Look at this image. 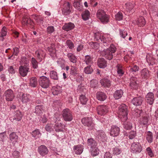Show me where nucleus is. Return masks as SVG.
Listing matches in <instances>:
<instances>
[{"label":"nucleus","instance_id":"1","mask_svg":"<svg viewBox=\"0 0 158 158\" xmlns=\"http://www.w3.org/2000/svg\"><path fill=\"white\" fill-rule=\"evenodd\" d=\"M118 113L122 122L126 121L127 119L128 110L127 106L124 104H121L119 107Z\"/></svg>","mask_w":158,"mask_h":158},{"label":"nucleus","instance_id":"2","mask_svg":"<svg viewBox=\"0 0 158 158\" xmlns=\"http://www.w3.org/2000/svg\"><path fill=\"white\" fill-rule=\"evenodd\" d=\"M81 121L84 126L88 127L89 130H91L94 128V125L91 118L85 117L82 119Z\"/></svg>","mask_w":158,"mask_h":158},{"label":"nucleus","instance_id":"3","mask_svg":"<svg viewBox=\"0 0 158 158\" xmlns=\"http://www.w3.org/2000/svg\"><path fill=\"white\" fill-rule=\"evenodd\" d=\"M62 114L63 119L66 122L71 121L73 119V116L71 111L69 109L66 108L63 110Z\"/></svg>","mask_w":158,"mask_h":158},{"label":"nucleus","instance_id":"4","mask_svg":"<svg viewBox=\"0 0 158 158\" xmlns=\"http://www.w3.org/2000/svg\"><path fill=\"white\" fill-rule=\"evenodd\" d=\"M97 15V18L102 23H108V15L106 14L104 11L102 10H98Z\"/></svg>","mask_w":158,"mask_h":158},{"label":"nucleus","instance_id":"5","mask_svg":"<svg viewBox=\"0 0 158 158\" xmlns=\"http://www.w3.org/2000/svg\"><path fill=\"white\" fill-rule=\"evenodd\" d=\"M39 85L44 88H47L49 86L50 81L48 78L45 76L41 77L39 80Z\"/></svg>","mask_w":158,"mask_h":158},{"label":"nucleus","instance_id":"6","mask_svg":"<svg viewBox=\"0 0 158 158\" xmlns=\"http://www.w3.org/2000/svg\"><path fill=\"white\" fill-rule=\"evenodd\" d=\"M29 69V65H21L19 68V72L22 76L25 77L27 75Z\"/></svg>","mask_w":158,"mask_h":158},{"label":"nucleus","instance_id":"7","mask_svg":"<svg viewBox=\"0 0 158 158\" xmlns=\"http://www.w3.org/2000/svg\"><path fill=\"white\" fill-rule=\"evenodd\" d=\"M35 54L37 59L40 62L41 61L45 58L46 55L45 52L41 49H39L36 51L35 52Z\"/></svg>","mask_w":158,"mask_h":158},{"label":"nucleus","instance_id":"8","mask_svg":"<svg viewBox=\"0 0 158 158\" xmlns=\"http://www.w3.org/2000/svg\"><path fill=\"white\" fill-rule=\"evenodd\" d=\"M131 149L133 152H140L142 150L141 146L139 143H133L131 146Z\"/></svg>","mask_w":158,"mask_h":158},{"label":"nucleus","instance_id":"9","mask_svg":"<svg viewBox=\"0 0 158 158\" xmlns=\"http://www.w3.org/2000/svg\"><path fill=\"white\" fill-rule=\"evenodd\" d=\"M22 23L23 25L29 26L31 28H33L34 25V23L31 19L25 17H23Z\"/></svg>","mask_w":158,"mask_h":158},{"label":"nucleus","instance_id":"10","mask_svg":"<svg viewBox=\"0 0 158 158\" xmlns=\"http://www.w3.org/2000/svg\"><path fill=\"white\" fill-rule=\"evenodd\" d=\"M143 100V98L142 97H136L131 100V102L135 106H140L142 104Z\"/></svg>","mask_w":158,"mask_h":158},{"label":"nucleus","instance_id":"11","mask_svg":"<svg viewBox=\"0 0 158 158\" xmlns=\"http://www.w3.org/2000/svg\"><path fill=\"white\" fill-rule=\"evenodd\" d=\"M6 99L8 101H11L13 100L14 95L13 91L10 89H8L4 93Z\"/></svg>","mask_w":158,"mask_h":158},{"label":"nucleus","instance_id":"12","mask_svg":"<svg viewBox=\"0 0 158 158\" xmlns=\"http://www.w3.org/2000/svg\"><path fill=\"white\" fill-rule=\"evenodd\" d=\"M108 106L106 105L99 106L97 107V112L98 114L102 115L108 111Z\"/></svg>","mask_w":158,"mask_h":158},{"label":"nucleus","instance_id":"13","mask_svg":"<svg viewBox=\"0 0 158 158\" xmlns=\"http://www.w3.org/2000/svg\"><path fill=\"white\" fill-rule=\"evenodd\" d=\"M138 81L136 77H132L130 79V86L131 89H136L138 88Z\"/></svg>","mask_w":158,"mask_h":158},{"label":"nucleus","instance_id":"14","mask_svg":"<svg viewBox=\"0 0 158 158\" xmlns=\"http://www.w3.org/2000/svg\"><path fill=\"white\" fill-rule=\"evenodd\" d=\"M38 152L40 155L44 156L48 154V151L47 147L45 146L41 145L38 147Z\"/></svg>","mask_w":158,"mask_h":158},{"label":"nucleus","instance_id":"15","mask_svg":"<svg viewBox=\"0 0 158 158\" xmlns=\"http://www.w3.org/2000/svg\"><path fill=\"white\" fill-rule=\"evenodd\" d=\"M45 112V108L43 105H38L35 106L34 112L37 115H40Z\"/></svg>","mask_w":158,"mask_h":158},{"label":"nucleus","instance_id":"16","mask_svg":"<svg viewBox=\"0 0 158 158\" xmlns=\"http://www.w3.org/2000/svg\"><path fill=\"white\" fill-rule=\"evenodd\" d=\"M119 128L115 126L111 127L110 129V135L111 136L114 137L117 136L119 134Z\"/></svg>","mask_w":158,"mask_h":158},{"label":"nucleus","instance_id":"17","mask_svg":"<svg viewBox=\"0 0 158 158\" xmlns=\"http://www.w3.org/2000/svg\"><path fill=\"white\" fill-rule=\"evenodd\" d=\"M146 98L147 102L149 104L152 105L153 104L154 101V95L152 92H149L147 94Z\"/></svg>","mask_w":158,"mask_h":158},{"label":"nucleus","instance_id":"18","mask_svg":"<svg viewBox=\"0 0 158 158\" xmlns=\"http://www.w3.org/2000/svg\"><path fill=\"white\" fill-rule=\"evenodd\" d=\"M8 30L6 27L4 26L2 28L0 31V40L3 41L5 39V37L7 34Z\"/></svg>","mask_w":158,"mask_h":158},{"label":"nucleus","instance_id":"19","mask_svg":"<svg viewBox=\"0 0 158 158\" xmlns=\"http://www.w3.org/2000/svg\"><path fill=\"white\" fill-rule=\"evenodd\" d=\"M31 97L29 94H23L21 99L23 103H26L30 102L31 99Z\"/></svg>","mask_w":158,"mask_h":158},{"label":"nucleus","instance_id":"20","mask_svg":"<svg viewBox=\"0 0 158 158\" xmlns=\"http://www.w3.org/2000/svg\"><path fill=\"white\" fill-rule=\"evenodd\" d=\"M98 66L101 68H104L107 66V62L103 58H99L98 61Z\"/></svg>","mask_w":158,"mask_h":158},{"label":"nucleus","instance_id":"21","mask_svg":"<svg viewBox=\"0 0 158 158\" xmlns=\"http://www.w3.org/2000/svg\"><path fill=\"white\" fill-rule=\"evenodd\" d=\"M140 73L142 78L147 79L149 77V71L147 69L144 68L142 70Z\"/></svg>","mask_w":158,"mask_h":158},{"label":"nucleus","instance_id":"22","mask_svg":"<svg viewBox=\"0 0 158 158\" xmlns=\"http://www.w3.org/2000/svg\"><path fill=\"white\" fill-rule=\"evenodd\" d=\"M64 8L62 12L65 15L69 14L71 12L70 10V4L69 2L64 4L63 6Z\"/></svg>","mask_w":158,"mask_h":158},{"label":"nucleus","instance_id":"23","mask_svg":"<svg viewBox=\"0 0 158 158\" xmlns=\"http://www.w3.org/2000/svg\"><path fill=\"white\" fill-rule=\"evenodd\" d=\"M73 149L76 154L80 155L83 151V147L81 145H75L73 147Z\"/></svg>","mask_w":158,"mask_h":158},{"label":"nucleus","instance_id":"24","mask_svg":"<svg viewBox=\"0 0 158 158\" xmlns=\"http://www.w3.org/2000/svg\"><path fill=\"white\" fill-rule=\"evenodd\" d=\"M48 49L49 52V54L52 57H53L56 56V50L54 44H51L50 47H48Z\"/></svg>","mask_w":158,"mask_h":158},{"label":"nucleus","instance_id":"25","mask_svg":"<svg viewBox=\"0 0 158 158\" xmlns=\"http://www.w3.org/2000/svg\"><path fill=\"white\" fill-rule=\"evenodd\" d=\"M22 116L23 115L21 112L19 110H17L14 113L13 121H14V120H16L17 121H19L21 120Z\"/></svg>","mask_w":158,"mask_h":158},{"label":"nucleus","instance_id":"26","mask_svg":"<svg viewBox=\"0 0 158 158\" xmlns=\"http://www.w3.org/2000/svg\"><path fill=\"white\" fill-rule=\"evenodd\" d=\"M52 94L54 95H57L61 93L62 91V88L60 86L56 85L52 89Z\"/></svg>","mask_w":158,"mask_h":158},{"label":"nucleus","instance_id":"27","mask_svg":"<svg viewBox=\"0 0 158 158\" xmlns=\"http://www.w3.org/2000/svg\"><path fill=\"white\" fill-rule=\"evenodd\" d=\"M75 26L72 23H69L65 24L63 27L62 28L63 30L68 31L73 29L74 27Z\"/></svg>","mask_w":158,"mask_h":158},{"label":"nucleus","instance_id":"28","mask_svg":"<svg viewBox=\"0 0 158 158\" xmlns=\"http://www.w3.org/2000/svg\"><path fill=\"white\" fill-rule=\"evenodd\" d=\"M146 59L149 65H153L155 63L156 60L152 55H148L146 56Z\"/></svg>","mask_w":158,"mask_h":158},{"label":"nucleus","instance_id":"29","mask_svg":"<svg viewBox=\"0 0 158 158\" xmlns=\"http://www.w3.org/2000/svg\"><path fill=\"white\" fill-rule=\"evenodd\" d=\"M96 97L97 99L101 101H103L106 98L105 94L102 92H98L97 94Z\"/></svg>","mask_w":158,"mask_h":158},{"label":"nucleus","instance_id":"30","mask_svg":"<svg viewBox=\"0 0 158 158\" xmlns=\"http://www.w3.org/2000/svg\"><path fill=\"white\" fill-rule=\"evenodd\" d=\"M67 56L69 60L71 62L75 63L77 62V59L76 56L71 53H68Z\"/></svg>","mask_w":158,"mask_h":158},{"label":"nucleus","instance_id":"31","mask_svg":"<svg viewBox=\"0 0 158 158\" xmlns=\"http://www.w3.org/2000/svg\"><path fill=\"white\" fill-rule=\"evenodd\" d=\"M146 21L144 17L140 16L139 18L137 21V25L140 27H143L145 25Z\"/></svg>","mask_w":158,"mask_h":158},{"label":"nucleus","instance_id":"32","mask_svg":"<svg viewBox=\"0 0 158 158\" xmlns=\"http://www.w3.org/2000/svg\"><path fill=\"white\" fill-rule=\"evenodd\" d=\"M123 91L122 89L116 90L114 94V97L116 99L120 98L123 94Z\"/></svg>","mask_w":158,"mask_h":158},{"label":"nucleus","instance_id":"33","mask_svg":"<svg viewBox=\"0 0 158 158\" xmlns=\"http://www.w3.org/2000/svg\"><path fill=\"white\" fill-rule=\"evenodd\" d=\"M54 129L56 131H63V126L59 121H58L55 124Z\"/></svg>","mask_w":158,"mask_h":158},{"label":"nucleus","instance_id":"34","mask_svg":"<svg viewBox=\"0 0 158 158\" xmlns=\"http://www.w3.org/2000/svg\"><path fill=\"white\" fill-rule=\"evenodd\" d=\"M81 0H74L73 3L74 6L79 10H81L82 9V6L81 5L80 2Z\"/></svg>","mask_w":158,"mask_h":158},{"label":"nucleus","instance_id":"35","mask_svg":"<svg viewBox=\"0 0 158 158\" xmlns=\"http://www.w3.org/2000/svg\"><path fill=\"white\" fill-rule=\"evenodd\" d=\"M128 72L130 73H134V72H135L139 70V67L136 65H133L131 66H130L128 67Z\"/></svg>","mask_w":158,"mask_h":158},{"label":"nucleus","instance_id":"36","mask_svg":"<svg viewBox=\"0 0 158 158\" xmlns=\"http://www.w3.org/2000/svg\"><path fill=\"white\" fill-rule=\"evenodd\" d=\"M90 15L89 12L88 10H85L81 14L82 19L85 21L88 20L90 17Z\"/></svg>","mask_w":158,"mask_h":158},{"label":"nucleus","instance_id":"37","mask_svg":"<svg viewBox=\"0 0 158 158\" xmlns=\"http://www.w3.org/2000/svg\"><path fill=\"white\" fill-rule=\"evenodd\" d=\"M116 48L114 45L111 44L110 45L109 47V51L111 53L110 54L109 52V60L112 59L113 56L112 53H114L116 51Z\"/></svg>","mask_w":158,"mask_h":158},{"label":"nucleus","instance_id":"38","mask_svg":"<svg viewBox=\"0 0 158 158\" xmlns=\"http://www.w3.org/2000/svg\"><path fill=\"white\" fill-rule=\"evenodd\" d=\"M32 18L35 19L38 24L43 23V18L42 17L33 15H32Z\"/></svg>","mask_w":158,"mask_h":158},{"label":"nucleus","instance_id":"39","mask_svg":"<svg viewBox=\"0 0 158 158\" xmlns=\"http://www.w3.org/2000/svg\"><path fill=\"white\" fill-rule=\"evenodd\" d=\"M13 54L10 56H9L8 59H13L15 58L14 56H17L19 52V49L17 47H15L13 48Z\"/></svg>","mask_w":158,"mask_h":158},{"label":"nucleus","instance_id":"40","mask_svg":"<svg viewBox=\"0 0 158 158\" xmlns=\"http://www.w3.org/2000/svg\"><path fill=\"white\" fill-rule=\"evenodd\" d=\"M30 85L31 87H35L37 85V79L35 77H33L30 80Z\"/></svg>","mask_w":158,"mask_h":158},{"label":"nucleus","instance_id":"41","mask_svg":"<svg viewBox=\"0 0 158 158\" xmlns=\"http://www.w3.org/2000/svg\"><path fill=\"white\" fill-rule=\"evenodd\" d=\"M98 133L99 139L102 142H104L106 140V135L104 132L102 131H100Z\"/></svg>","mask_w":158,"mask_h":158},{"label":"nucleus","instance_id":"42","mask_svg":"<svg viewBox=\"0 0 158 158\" xmlns=\"http://www.w3.org/2000/svg\"><path fill=\"white\" fill-rule=\"evenodd\" d=\"M146 139L148 142L151 143L153 141V135L151 132L148 131L146 133Z\"/></svg>","mask_w":158,"mask_h":158},{"label":"nucleus","instance_id":"43","mask_svg":"<svg viewBox=\"0 0 158 158\" xmlns=\"http://www.w3.org/2000/svg\"><path fill=\"white\" fill-rule=\"evenodd\" d=\"M18 136L15 133L13 132L10 135V139L11 141L12 142H16L18 139Z\"/></svg>","mask_w":158,"mask_h":158},{"label":"nucleus","instance_id":"44","mask_svg":"<svg viewBox=\"0 0 158 158\" xmlns=\"http://www.w3.org/2000/svg\"><path fill=\"white\" fill-rule=\"evenodd\" d=\"M31 134L32 136L36 139L39 138L41 135V134L39 130L38 129H35L32 131Z\"/></svg>","mask_w":158,"mask_h":158},{"label":"nucleus","instance_id":"45","mask_svg":"<svg viewBox=\"0 0 158 158\" xmlns=\"http://www.w3.org/2000/svg\"><path fill=\"white\" fill-rule=\"evenodd\" d=\"M87 144L91 148H93L96 146V143L95 140L92 138L89 139L87 140Z\"/></svg>","mask_w":158,"mask_h":158},{"label":"nucleus","instance_id":"46","mask_svg":"<svg viewBox=\"0 0 158 158\" xmlns=\"http://www.w3.org/2000/svg\"><path fill=\"white\" fill-rule=\"evenodd\" d=\"M124 123L123 124L124 128L126 130H130L132 127V123L129 121H125L123 122Z\"/></svg>","mask_w":158,"mask_h":158},{"label":"nucleus","instance_id":"47","mask_svg":"<svg viewBox=\"0 0 158 158\" xmlns=\"http://www.w3.org/2000/svg\"><path fill=\"white\" fill-rule=\"evenodd\" d=\"M84 61L87 65H89V66H90L93 63L92 59L91 57L89 55H87L85 56Z\"/></svg>","mask_w":158,"mask_h":158},{"label":"nucleus","instance_id":"48","mask_svg":"<svg viewBox=\"0 0 158 158\" xmlns=\"http://www.w3.org/2000/svg\"><path fill=\"white\" fill-rule=\"evenodd\" d=\"M70 74L73 76H75L78 74L77 68L76 67L72 66L71 67L70 72Z\"/></svg>","mask_w":158,"mask_h":158},{"label":"nucleus","instance_id":"49","mask_svg":"<svg viewBox=\"0 0 158 158\" xmlns=\"http://www.w3.org/2000/svg\"><path fill=\"white\" fill-rule=\"evenodd\" d=\"M96 38L98 40H100L101 41L103 42V43L106 44V38L103 35H100L99 33L96 34Z\"/></svg>","mask_w":158,"mask_h":158},{"label":"nucleus","instance_id":"50","mask_svg":"<svg viewBox=\"0 0 158 158\" xmlns=\"http://www.w3.org/2000/svg\"><path fill=\"white\" fill-rule=\"evenodd\" d=\"M50 77L52 79L58 80V77L57 73L54 71H52L50 73Z\"/></svg>","mask_w":158,"mask_h":158},{"label":"nucleus","instance_id":"51","mask_svg":"<svg viewBox=\"0 0 158 158\" xmlns=\"http://www.w3.org/2000/svg\"><path fill=\"white\" fill-rule=\"evenodd\" d=\"M31 63L33 69H36L38 67V62L34 58L32 57L31 58Z\"/></svg>","mask_w":158,"mask_h":158},{"label":"nucleus","instance_id":"52","mask_svg":"<svg viewBox=\"0 0 158 158\" xmlns=\"http://www.w3.org/2000/svg\"><path fill=\"white\" fill-rule=\"evenodd\" d=\"M134 5L135 3L134 2L127 3L125 4L126 9L128 11L132 10L134 8Z\"/></svg>","mask_w":158,"mask_h":158},{"label":"nucleus","instance_id":"53","mask_svg":"<svg viewBox=\"0 0 158 158\" xmlns=\"http://www.w3.org/2000/svg\"><path fill=\"white\" fill-rule=\"evenodd\" d=\"M88 98H86L84 95H82L80 96V100L81 103L83 105L85 104L88 101Z\"/></svg>","mask_w":158,"mask_h":158},{"label":"nucleus","instance_id":"54","mask_svg":"<svg viewBox=\"0 0 158 158\" xmlns=\"http://www.w3.org/2000/svg\"><path fill=\"white\" fill-rule=\"evenodd\" d=\"M100 83L104 87H108L109 85V80L107 79L103 78L100 81Z\"/></svg>","mask_w":158,"mask_h":158},{"label":"nucleus","instance_id":"55","mask_svg":"<svg viewBox=\"0 0 158 158\" xmlns=\"http://www.w3.org/2000/svg\"><path fill=\"white\" fill-rule=\"evenodd\" d=\"M92 148L91 151V155L93 156L98 155L99 153V150L96 148L94 147Z\"/></svg>","mask_w":158,"mask_h":158},{"label":"nucleus","instance_id":"56","mask_svg":"<svg viewBox=\"0 0 158 158\" xmlns=\"http://www.w3.org/2000/svg\"><path fill=\"white\" fill-rule=\"evenodd\" d=\"M119 33L120 36L123 39H125L126 36L127 35V32L124 30L120 29Z\"/></svg>","mask_w":158,"mask_h":158},{"label":"nucleus","instance_id":"57","mask_svg":"<svg viewBox=\"0 0 158 158\" xmlns=\"http://www.w3.org/2000/svg\"><path fill=\"white\" fill-rule=\"evenodd\" d=\"M93 71V70L91 67V66H88L84 69V72L85 73L87 74H91Z\"/></svg>","mask_w":158,"mask_h":158},{"label":"nucleus","instance_id":"58","mask_svg":"<svg viewBox=\"0 0 158 158\" xmlns=\"http://www.w3.org/2000/svg\"><path fill=\"white\" fill-rule=\"evenodd\" d=\"M66 43L69 49L71 50L73 49L74 48V44L71 40H67Z\"/></svg>","mask_w":158,"mask_h":158},{"label":"nucleus","instance_id":"59","mask_svg":"<svg viewBox=\"0 0 158 158\" xmlns=\"http://www.w3.org/2000/svg\"><path fill=\"white\" fill-rule=\"evenodd\" d=\"M117 73L120 76H122L124 73V72L123 70L122 67L119 65L117 66Z\"/></svg>","mask_w":158,"mask_h":158},{"label":"nucleus","instance_id":"60","mask_svg":"<svg viewBox=\"0 0 158 158\" xmlns=\"http://www.w3.org/2000/svg\"><path fill=\"white\" fill-rule=\"evenodd\" d=\"M121 152V150L117 147H115L113 148V153L114 155H118Z\"/></svg>","mask_w":158,"mask_h":158},{"label":"nucleus","instance_id":"61","mask_svg":"<svg viewBox=\"0 0 158 158\" xmlns=\"http://www.w3.org/2000/svg\"><path fill=\"white\" fill-rule=\"evenodd\" d=\"M115 19L116 20L120 21L123 19V16L122 12H118L115 15Z\"/></svg>","mask_w":158,"mask_h":158},{"label":"nucleus","instance_id":"62","mask_svg":"<svg viewBox=\"0 0 158 158\" xmlns=\"http://www.w3.org/2000/svg\"><path fill=\"white\" fill-rule=\"evenodd\" d=\"M21 62L24 65H29L28 59L25 56H23L21 58Z\"/></svg>","mask_w":158,"mask_h":158},{"label":"nucleus","instance_id":"63","mask_svg":"<svg viewBox=\"0 0 158 158\" xmlns=\"http://www.w3.org/2000/svg\"><path fill=\"white\" fill-rule=\"evenodd\" d=\"M101 54L102 56H105L107 59H109V51L107 49L102 51Z\"/></svg>","mask_w":158,"mask_h":158},{"label":"nucleus","instance_id":"64","mask_svg":"<svg viewBox=\"0 0 158 158\" xmlns=\"http://www.w3.org/2000/svg\"><path fill=\"white\" fill-rule=\"evenodd\" d=\"M146 151L148 155L150 157H152L154 156V153L150 147L147 148L146 149Z\"/></svg>","mask_w":158,"mask_h":158}]
</instances>
